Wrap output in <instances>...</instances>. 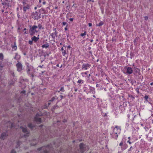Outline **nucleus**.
Listing matches in <instances>:
<instances>
[{
    "label": "nucleus",
    "instance_id": "obj_62",
    "mask_svg": "<svg viewBox=\"0 0 153 153\" xmlns=\"http://www.w3.org/2000/svg\"><path fill=\"white\" fill-rule=\"evenodd\" d=\"M106 114H105V115H104V116L105 117V116H106Z\"/></svg>",
    "mask_w": 153,
    "mask_h": 153
},
{
    "label": "nucleus",
    "instance_id": "obj_11",
    "mask_svg": "<svg viewBox=\"0 0 153 153\" xmlns=\"http://www.w3.org/2000/svg\"><path fill=\"white\" fill-rule=\"evenodd\" d=\"M53 30L55 31V32L52 33L51 35L53 39H55L56 37L57 36L58 33L56 30V29L55 28H54Z\"/></svg>",
    "mask_w": 153,
    "mask_h": 153
},
{
    "label": "nucleus",
    "instance_id": "obj_26",
    "mask_svg": "<svg viewBox=\"0 0 153 153\" xmlns=\"http://www.w3.org/2000/svg\"><path fill=\"white\" fill-rule=\"evenodd\" d=\"M37 27H38V30H40L42 28V25L40 24H39L38 25V26Z\"/></svg>",
    "mask_w": 153,
    "mask_h": 153
},
{
    "label": "nucleus",
    "instance_id": "obj_6",
    "mask_svg": "<svg viewBox=\"0 0 153 153\" xmlns=\"http://www.w3.org/2000/svg\"><path fill=\"white\" fill-rule=\"evenodd\" d=\"M20 128L22 129V131L26 134H25L24 136L25 137L28 136L29 135V131L27 130V128H25L23 127H21Z\"/></svg>",
    "mask_w": 153,
    "mask_h": 153
},
{
    "label": "nucleus",
    "instance_id": "obj_45",
    "mask_svg": "<svg viewBox=\"0 0 153 153\" xmlns=\"http://www.w3.org/2000/svg\"><path fill=\"white\" fill-rule=\"evenodd\" d=\"M43 66V65H42V66H39V67L40 68H42Z\"/></svg>",
    "mask_w": 153,
    "mask_h": 153
},
{
    "label": "nucleus",
    "instance_id": "obj_23",
    "mask_svg": "<svg viewBox=\"0 0 153 153\" xmlns=\"http://www.w3.org/2000/svg\"><path fill=\"white\" fill-rule=\"evenodd\" d=\"M21 143V142L19 141H18V142L17 143V145L16 146V148H18L20 146Z\"/></svg>",
    "mask_w": 153,
    "mask_h": 153
},
{
    "label": "nucleus",
    "instance_id": "obj_9",
    "mask_svg": "<svg viewBox=\"0 0 153 153\" xmlns=\"http://www.w3.org/2000/svg\"><path fill=\"white\" fill-rule=\"evenodd\" d=\"M125 68L126 70V73L127 74H131L133 73V70L131 68L126 66Z\"/></svg>",
    "mask_w": 153,
    "mask_h": 153
},
{
    "label": "nucleus",
    "instance_id": "obj_63",
    "mask_svg": "<svg viewBox=\"0 0 153 153\" xmlns=\"http://www.w3.org/2000/svg\"><path fill=\"white\" fill-rule=\"evenodd\" d=\"M49 1H51L52 0H48Z\"/></svg>",
    "mask_w": 153,
    "mask_h": 153
},
{
    "label": "nucleus",
    "instance_id": "obj_33",
    "mask_svg": "<svg viewBox=\"0 0 153 153\" xmlns=\"http://www.w3.org/2000/svg\"><path fill=\"white\" fill-rule=\"evenodd\" d=\"M28 43L30 45H32L33 43V41H29L28 42Z\"/></svg>",
    "mask_w": 153,
    "mask_h": 153
},
{
    "label": "nucleus",
    "instance_id": "obj_12",
    "mask_svg": "<svg viewBox=\"0 0 153 153\" xmlns=\"http://www.w3.org/2000/svg\"><path fill=\"white\" fill-rule=\"evenodd\" d=\"M49 146L48 145L47 146L42 147L39 148L38 149V150L39 151L41 150H44V149H45V150H44L43 152L44 153H48V151L46 150V149L48 148Z\"/></svg>",
    "mask_w": 153,
    "mask_h": 153
},
{
    "label": "nucleus",
    "instance_id": "obj_31",
    "mask_svg": "<svg viewBox=\"0 0 153 153\" xmlns=\"http://www.w3.org/2000/svg\"><path fill=\"white\" fill-rule=\"evenodd\" d=\"M55 99V97H53L52 99H51V100H50L49 101H51V102H52V101H53Z\"/></svg>",
    "mask_w": 153,
    "mask_h": 153
},
{
    "label": "nucleus",
    "instance_id": "obj_14",
    "mask_svg": "<svg viewBox=\"0 0 153 153\" xmlns=\"http://www.w3.org/2000/svg\"><path fill=\"white\" fill-rule=\"evenodd\" d=\"M7 135V134L6 133L4 132L3 133L1 134L0 138L1 139L4 140L6 138Z\"/></svg>",
    "mask_w": 153,
    "mask_h": 153
},
{
    "label": "nucleus",
    "instance_id": "obj_64",
    "mask_svg": "<svg viewBox=\"0 0 153 153\" xmlns=\"http://www.w3.org/2000/svg\"><path fill=\"white\" fill-rule=\"evenodd\" d=\"M35 9H36V7H35Z\"/></svg>",
    "mask_w": 153,
    "mask_h": 153
},
{
    "label": "nucleus",
    "instance_id": "obj_17",
    "mask_svg": "<svg viewBox=\"0 0 153 153\" xmlns=\"http://www.w3.org/2000/svg\"><path fill=\"white\" fill-rule=\"evenodd\" d=\"M20 56L17 53H16L15 56L14 57V58L16 60H18L20 59Z\"/></svg>",
    "mask_w": 153,
    "mask_h": 153
},
{
    "label": "nucleus",
    "instance_id": "obj_48",
    "mask_svg": "<svg viewBox=\"0 0 153 153\" xmlns=\"http://www.w3.org/2000/svg\"><path fill=\"white\" fill-rule=\"evenodd\" d=\"M67 47H68V48H71L70 46H68Z\"/></svg>",
    "mask_w": 153,
    "mask_h": 153
},
{
    "label": "nucleus",
    "instance_id": "obj_28",
    "mask_svg": "<svg viewBox=\"0 0 153 153\" xmlns=\"http://www.w3.org/2000/svg\"><path fill=\"white\" fill-rule=\"evenodd\" d=\"M28 127L31 128H33V126L32 124L30 123L28 124Z\"/></svg>",
    "mask_w": 153,
    "mask_h": 153
},
{
    "label": "nucleus",
    "instance_id": "obj_7",
    "mask_svg": "<svg viewBox=\"0 0 153 153\" xmlns=\"http://www.w3.org/2000/svg\"><path fill=\"white\" fill-rule=\"evenodd\" d=\"M40 14L37 12L35 13H33L32 14V18L35 20L38 19L40 18Z\"/></svg>",
    "mask_w": 153,
    "mask_h": 153
},
{
    "label": "nucleus",
    "instance_id": "obj_2",
    "mask_svg": "<svg viewBox=\"0 0 153 153\" xmlns=\"http://www.w3.org/2000/svg\"><path fill=\"white\" fill-rule=\"evenodd\" d=\"M38 27L36 25H33L32 27H30V28L29 31V32L30 35L33 36L34 35L35 33L37 32L39 30Z\"/></svg>",
    "mask_w": 153,
    "mask_h": 153
},
{
    "label": "nucleus",
    "instance_id": "obj_61",
    "mask_svg": "<svg viewBox=\"0 0 153 153\" xmlns=\"http://www.w3.org/2000/svg\"><path fill=\"white\" fill-rule=\"evenodd\" d=\"M57 8H58V7H55V9H57Z\"/></svg>",
    "mask_w": 153,
    "mask_h": 153
},
{
    "label": "nucleus",
    "instance_id": "obj_49",
    "mask_svg": "<svg viewBox=\"0 0 153 153\" xmlns=\"http://www.w3.org/2000/svg\"><path fill=\"white\" fill-rule=\"evenodd\" d=\"M45 72V71H42L41 74L42 75L44 72Z\"/></svg>",
    "mask_w": 153,
    "mask_h": 153
},
{
    "label": "nucleus",
    "instance_id": "obj_41",
    "mask_svg": "<svg viewBox=\"0 0 153 153\" xmlns=\"http://www.w3.org/2000/svg\"><path fill=\"white\" fill-rule=\"evenodd\" d=\"M60 97L61 98V99H62L64 97L62 95H61L60 96Z\"/></svg>",
    "mask_w": 153,
    "mask_h": 153
},
{
    "label": "nucleus",
    "instance_id": "obj_35",
    "mask_svg": "<svg viewBox=\"0 0 153 153\" xmlns=\"http://www.w3.org/2000/svg\"><path fill=\"white\" fill-rule=\"evenodd\" d=\"M144 18L146 20H148V16H145L144 17Z\"/></svg>",
    "mask_w": 153,
    "mask_h": 153
},
{
    "label": "nucleus",
    "instance_id": "obj_1",
    "mask_svg": "<svg viewBox=\"0 0 153 153\" xmlns=\"http://www.w3.org/2000/svg\"><path fill=\"white\" fill-rule=\"evenodd\" d=\"M26 71L27 74L32 77V79L34 76L33 68L31 66L27 65L26 68Z\"/></svg>",
    "mask_w": 153,
    "mask_h": 153
},
{
    "label": "nucleus",
    "instance_id": "obj_59",
    "mask_svg": "<svg viewBox=\"0 0 153 153\" xmlns=\"http://www.w3.org/2000/svg\"><path fill=\"white\" fill-rule=\"evenodd\" d=\"M27 32H26V31H25V33H27Z\"/></svg>",
    "mask_w": 153,
    "mask_h": 153
},
{
    "label": "nucleus",
    "instance_id": "obj_46",
    "mask_svg": "<svg viewBox=\"0 0 153 153\" xmlns=\"http://www.w3.org/2000/svg\"><path fill=\"white\" fill-rule=\"evenodd\" d=\"M88 72V71L86 72L85 73V74L86 75H87V73Z\"/></svg>",
    "mask_w": 153,
    "mask_h": 153
},
{
    "label": "nucleus",
    "instance_id": "obj_32",
    "mask_svg": "<svg viewBox=\"0 0 153 153\" xmlns=\"http://www.w3.org/2000/svg\"><path fill=\"white\" fill-rule=\"evenodd\" d=\"M10 153H16V152L15 150L14 149H13L12 150Z\"/></svg>",
    "mask_w": 153,
    "mask_h": 153
},
{
    "label": "nucleus",
    "instance_id": "obj_16",
    "mask_svg": "<svg viewBox=\"0 0 153 153\" xmlns=\"http://www.w3.org/2000/svg\"><path fill=\"white\" fill-rule=\"evenodd\" d=\"M90 92H91L92 94H94L95 93L94 88L90 87Z\"/></svg>",
    "mask_w": 153,
    "mask_h": 153
},
{
    "label": "nucleus",
    "instance_id": "obj_19",
    "mask_svg": "<svg viewBox=\"0 0 153 153\" xmlns=\"http://www.w3.org/2000/svg\"><path fill=\"white\" fill-rule=\"evenodd\" d=\"M61 50L63 55L65 56V55L66 53L65 49H64V48L62 47L61 49Z\"/></svg>",
    "mask_w": 153,
    "mask_h": 153
},
{
    "label": "nucleus",
    "instance_id": "obj_38",
    "mask_svg": "<svg viewBox=\"0 0 153 153\" xmlns=\"http://www.w3.org/2000/svg\"><path fill=\"white\" fill-rule=\"evenodd\" d=\"M69 20L70 21L72 22L73 20V19L72 18H71L69 19Z\"/></svg>",
    "mask_w": 153,
    "mask_h": 153
},
{
    "label": "nucleus",
    "instance_id": "obj_21",
    "mask_svg": "<svg viewBox=\"0 0 153 153\" xmlns=\"http://www.w3.org/2000/svg\"><path fill=\"white\" fill-rule=\"evenodd\" d=\"M49 47V45L48 43H46L45 44H44L42 45V48H48Z\"/></svg>",
    "mask_w": 153,
    "mask_h": 153
},
{
    "label": "nucleus",
    "instance_id": "obj_13",
    "mask_svg": "<svg viewBox=\"0 0 153 153\" xmlns=\"http://www.w3.org/2000/svg\"><path fill=\"white\" fill-rule=\"evenodd\" d=\"M38 115L39 116L40 115H39L38 114H37L36 115V116L35 117L34 120L36 122L40 123L41 122V120L40 118L38 117Z\"/></svg>",
    "mask_w": 153,
    "mask_h": 153
},
{
    "label": "nucleus",
    "instance_id": "obj_36",
    "mask_svg": "<svg viewBox=\"0 0 153 153\" xmlns=\"http://www.w3.org/2000/svg\"><path fill=\"white\" fill-rule=\"evenodd\" d=\"M123 144V142L122 141L119 144V145L120 146H122Z\"/></svg>",
    "mask_w": 153,
    "mask_h": 153
},
{
    "label": "nucleus",
    "instance_id": "obj_39",
    "mask_svg": "<svg viewBox=\"0 0 153 153\" xmlns=\"http://www.w3.org/2000/svg\"><path fill=\"white\" fill-rule=\"evenodd\" d=\"M88 25L90 27H91L92 26V24L91 23H89Z\"/></svg>",
    "mask_w": 153,
    "mask_h": 153
},
{
    "label": "nucleus",
    "instance_id": "obj_40",
    "mask_svg": "<svg viewBox=\"0 0 153 153\" xmlns=\"http://www.w3.org/2000/svg\"><path fill=\"white\" fill-rule=\"evenodd\" d=\"M25 92V91H21V93H22L24 94Z\"/></svg>",
    "mask_w": 153,
    "mask_h": 153
},
{
    "label": "nucleus",
    "instance_id": "obj_52",
    "mask_svg": "<svg viewBox=\"0 0 153 153\" xmlns=\"http://www.w3.org/2000/svg\"><path fill=\"white\" fill-rule=\"evenodd\" d=\"M27 30L26 28H24V30Z\"/></svg>",
    "mask_w": 153,
    "mask_h": 153
},
{
    "label": "nucleus",
    "instance_id": "obj_42",
    "mask_svg": "<svg viewBox=\"0 0 153 153\" xmlns=\"http://www.w3.org/2000/svg\"><path fill=\"white\" fill-rule=\"evenodd\" d=\"M46 4V2L45 1H44L43 2V4H44V5H45V4Z\"/></svg>",
    "mask_w": 153,
    "mask_h": 153
},
{
    "label": "nucleus",
    "instance_id": "obj_58",
    "mask_svg": "<svg viewBox=\"0 0 153 153\" xmlns=\"http://www.w3.org/2000/svg\"><path fill=\"white\" fill-rule=\"evenodd\" d=\"M65 30H67V27H65Z\"/></svg>",
    "mask_w": 153,
    "mask_h": 153
},
{
    "label": "nucleus",
    "instance_id": "obj_60",
    "mask_svg": "<svg viewBox=\"0 0 153 153\" xmlns=\"http://www.w3.org/2000/svg\"><path fill=\"white\" fill-rule=\"evenodd\" d=\"M98 84H97V85H96V87H98Z\"/></svg>",
    "mask_w": 153,
    "mask_h": 153
},
{
    "label": "nucleus",
    "instance_id": "obj_18",
    "mask_svg": "<svg viewBox=\"0 0 153 153\" xmlns=\"http://www.w3.org/2000/svg\"><path fill=\"white\" fill-rule=\"evenodd\" d=\"M39 39V38L35 36H34L32 38V41H33L35 42H36L38 41Z\"/></svg>",
    "mask_w": 153,
    "mask_h": 153
},
{
    "label": "nucleus",
    "instance_id": "obj_29",
    "mask_svg": "<svg viewBox=\"0 0 153 153\" xmlns=\"http://www.w3.org/2000/svg\"><path fill=\"white\" fill-rule=\"evenodd\" d=\"M64 88L63 87H62L60 89L59 91H58V92H59L60 91H62L63 92H64Z\"/></svg>",
    "mask_w": 153,
    "mask_h": 153
},
{
    "label": "nucleus",
    "instance_id": "obj_57",
    "mask_svg": "<svg viewBox=\"0 0 153 153\" xmlns=\"http://www.w3.org/2000/svg\"><path fill=\"white\" fill-rule=\"evenodd\" d=\"M93 97H94V98H96V97H95V96L94 95L93 96Z\"/></svg>",
    "mask_w": 153,
    "mask_h": 153
},
{
    "label": "nucleus",
    "instance_id": "obj_30",
    "mask_svg": "<svg viewBox=\"0 0 153 153\" xmlns=\"http://www.w3.org/2000/svg\"><path fill=\"white\" fill-rule=\"evenodd\" d=\"M86 35V32H85L84 33H81L80 34V36L82 37L85 35Z\"/></svg>",
    "mask_w": 153,
    "mask_h": 153
},
{
    "label": "nucleus",
    "instance_id": "obj_20",
    "mask_svg": "<svg viewBox=\"0 0 153 153\" xmlns=\"http://www.w3.org/2000/svg\"><path fill=\"white\" fill-rule=\"evenodd\" d=\"M12 48L14 50V51L16 50L17 47L16 45V42H14V45H12Z\"/></svg>",
    "mask_w": 153,
    "mask_h": 153
},
{
    "label": "nucleus",
    "instance_id": "obj_3",
    "mask_svg": "<svg viewBox=\"0 0 153 153\" xmlns=\"http://www.w3.org/2000/svg\"><path fill=\"white\" fill-rule=\"evenodd\" d=\"M80 150L81 152L83 153L86 150L88 149V147H86L83 143H80L79 145Z\"/></svg>",
    "mask_w": 153,
    "mask_h": 153
},
{
    "label": "nucleus",
    "instance_id": "obj_10",
    "mask_svg": "<svg viewBox=\"0 0 153 153\" xmlns=\"http://www.w3.org/2000/svg\"><path fill=\"white\" fill-rule=\"evenodd\" d=\"M91 66V65L89 64H84L82 65V69L84 70H86L90 68Z\"/></svg>",
    "mask_w": 153,
    "mask_h": 153
},
{
    "label": "nucleus",
    "instance_id": "obj_51",
    "mask_svg": "<svg viewBox=\"0 0 153 153\" xmlns=\"http://www.w3.org/2000/svg\"><path fill=\"white\" fill-rule=\"evenodd\" d=\"M41 0H39V3H40L41 2Z\"/></svg>",
    "mask_w": 153,
    "mask_h": 153
},
{
    "label": "nucleus",
    "instance_id": "obj_37",
    "mask_svg": "<svg viewBox=\"0 0 153 153\" xmlns=\"http://www.w3.org/2000/svg\"><path fill=\"white\" fill-rule=\"evenodd\" d=\"M66 22H62L63 25L65 26L66 25Z\"/></svg>",
    "mask_w": 153,
    "mask_h": 153
},
{
    "label": "nucleus",
    "instance_id": "obj_44",
    "mask_svg": "<svg viewBox=\"0 0 153 153\" xmlns=\"http://www.w3.org/2000/svg\"><path fill=\"white\" fill-rule=\"evenodd\" d=\"M128 143H129L130 144L131 143L130 141L129 140L128 141Z\"/></svg>",
    "mask_w": 153,
    "mask_h": 153
},
{
    "label": "nucleus",
    "instance_id": "obj_27",
    "mask_svg": "<svg viewBox=\"0 0 153 153\" xmlns=\"http://www.w3.org/2000/svg\"><path fill=\"white\" fill-rule=\"evenodd\" d=\"M83 81L82 79H79L77 81V82L79 83H83Z\"/></svg>",
    "mask_w": 153,
    "mask_h": 153
},
{
    "label": "nucleus",
    "instance_id": "obj_43",
    "mask_svg": "<svg viewBox=\"0 0 153 153\" xmlns=\"http://www.w3.org/2000/svg\"><path fill=\"white\" fill-rule=\"evenodd\" d=\"M74 90L75 91H77V89L76 88H75Z\"/></svg>",
    "mask_w": 153,
    "mask_h": 153
},
{
    "label": "nucleus",
    "instance_id": "obj_5",
    "mask_svg": "<svg viewBox=\"0 0 153 153\" xmlns=\"http://www.w3.org/2000/svg\"><path fill=\"white\" fill-rule=\"evenodd\" d=\"M121 129L118 126H116L113 129V133L114 134H119L120 131Z\"/></svg>",
    "mask_w": 153,
    "mask_h": 153
},
{
    "label": "nucleus",
    "instance_id": "obj_53",
    "mask_svg": "<svg viewBox=\"0 0 153 153\" xmlns=\"http://www.w3.org/2000/svg\"><path fill=\"white\" fill-rule=\"evenodd\" d=\"M13 126V124H12L11 126V127H12Z\"/></svg>",
    "mask_w": 153,
    "mask_h": 153
},
{
    "label": "nucleus",
    "instance_id": "obj_24",
    "mask_svg": "<svg viewBox=\"0 0 153 153\" xmlns=\"http://www.w3.org/2000/svg\"><path fill=\"white\" fill-rule=\"evenodd\" d=\"M3 59V55L2 53H0V60H2Z\"/></svg>",
    "mask_w": 153,
    "mask_h": 153
},
{
    "label": "nucleus",
    "instance_id": "obj_22",
    "mask_svg": "<svg viewBox=\"0 0 153 153\" xmlns=\"http://www.w3.org/2000/svg\"><path fill=\"white\" fill-rule=\"evenodd\" d=\"M104 24L103 22L101 21L98 24H97V26H100L103 25Z\"/></svg>",
    "mask_w": 153,
    "mask_h": 153
},
{
    "label": "nucleus",
    "instance_id": "obj_47",
    "mask_svg": "<svg viewBox=\"0 0 153 153\" xmlns=\"http://www.w3.org/2000/svg\"><path fill=\"white\" fill-rule=\"evenodd\" d=\"M150 85H153V82H152L151 83H150Z\"/></svg>",
    "mask_w": 153,
    "mask_h": 153
},
{
    "label": "nucleus",
    "instance_id": "obj_54",
    "mask_svg": "<svg viewBox=\"0 0 153 153\" xmlns=\"http://www.w3.org/2000/svg\"><path fill=\"white\" fill-rule=\"evenodd\" d=\"M50 104H51V103H50V102H48V105H49Z\"/></svg>",
    "mask_w": 153,
    "mask_h": 153
},
{
    "label": "nucleus",
    "instance_id": "obj_25",
    "mask_svg": "<svg viewBox=\"0 0 153 153\" xmlns=\"http://www.w3.org/2000/svg\"><path fill=\"white\" fill-rule=\"evenodd\" d=\"M144 98L146 101H148V99L149 98V97L147 95H145Z\"/></svg>",
    "mask_w": 153,
    "mask_h": 153
},
{
    "label": "nucleus",
    "instance_id": "obj_15",
    "mask_svg": "<svg viewBox=\"0 0 153 153\" xmlns=\"http://www.w3.org/2000/svg\"><path fill=\"white\" fill-rule=\"evenodd\" d=\"M111 137L114 138L115 139L117 140L118 137V134H113V133H111Z\"/></svg>",
    "mask_w": 153,
    "mask_h": 153
},
{
    "label": "nucleus",
    "instance_id": "obj_4",
    "mask_svg": "<svg viewBox=\"0 0 153 153\" xmlns=\"http://www.w3.org/2000/svg\"><path fill=\"white\" fill-rule=\"evenodd\" d=\"M23 10L24 13H25L28 12H29V9L30 8V7L29 5L28 4H24L23 5Z\"/></svg>",
    "mask_w": 153,
    "mask_h": 153
},
{
    "label": "nucleus",
    "instance_id": "obj_56",
    "mask_svg": "<svg viewBox=\"0 0 153 153\" xmlns=\"http://www.w3.org/2000/svg\"><path fill=\"white\" fill-rule=\"evenodd\" d=\"M35 145V144H31V145H32V146H34Z\"/></svg>",
    "mask_w": 153,
    "mask_h": 153
},
{
    "label": "nucleus",
    "instance_id": "obj_8",
    "mask_svg": "<svg viewBox=\"0 0 153 153\" xmlns=\"http://www.w3.org/2000/svg\"><path fill=\"white\" fill-rule=\"evenodd\" d=\"M18 62V63L16 64V66L17 71L19 72H20L22 70V65L20 62L19 61Z\"/></svg>",
    "mask_w": 153,
    "mask_h": 153
},
{
    "label": "nucleus",
    "instance_id": "obj_50",
    "mask_svg": "<svg viewBox=\"0 0 153 153\" xmlns=\"http://www.w3.org/2000/svg\"><path fill=\"white\" fill-rule=\"evenodd\" d=\"M132 148V146H131V147H130V149H129V151H130V150H131V148Z\"/></svg>",
    "mask_w": 153,
    "mask_h": 153
},
{
    "label": "nucleus",
    "instance_id": "obj_55",
    "mask_svg": "<svg viewBox=\"0 0 153 153\" xmlns=\"http://www.w3.org/2000/svg\"><path fill=\"white\" fill-rule=\"evenodd\" d=\"M91 76V74H89V75H88V77H90V76Z\"/></svg>",
    "mask_w": 153,
    "mask_h": 153
},
{
    "label": "nucleus",
    "instance_id": "obj_34",
    "mask_svg": "<svg viewBox=\"0 0 153 153\" xmlns=\"http://www.w3.org/2000/svg\"><path fill=\"white\" fill-rule=\"evenodd\" d=\"M138 71H139V70H138V69L137 68H136V69H135V71H134L135 72H137V73L138 72Z\"/></svg>",
    "mask_w": 153,
    "mask_h": 153
}]
</instances>
